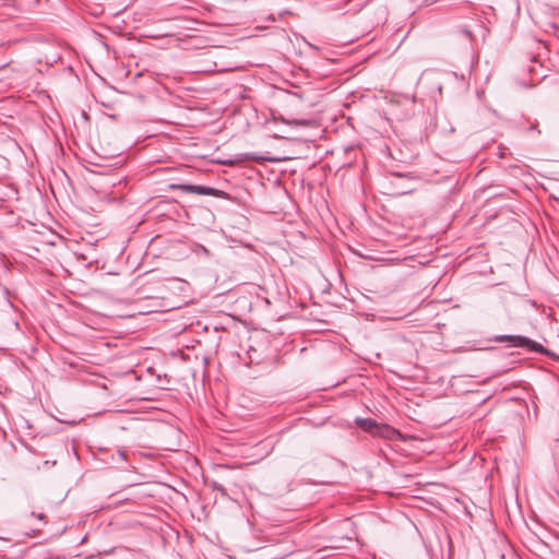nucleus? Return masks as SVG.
Segmentation results:
<instances>
[{
    "instance_id": "obj_1",
    "label": "nucleus",
    "mask_w": 559,
    "mask_h": 559,
    "mask_svg": "<svg viewBox=\"0 0 559 559\" xmlns=\"http://www.w3.org/2000/svg\"><path fill=\"white\" fill-rule=\"evenodd\" d=\"M356 425L361 428L366 432H370L377 436H381L384 438H393L395 436H400L399 430L392 428L386 424H378L374 419L371 418H360L357 417L355 420Z\"/></svg>"
},
{
    "instance_id": "obj_2",
    "label": "nucleus",
    "mask_w": 559,
    "mask_h": 559,
    "mask_svg": "<svg viewBox=\"0 0 559 559\" xmlns=\"http://www.w3.org/2000/svg\"><path fill=\"white\" fill-rule=\"evenodd\" d=\"M493 342L497 343H503L508 342L511 347H522V348H528L532 352L535 353H544L545 348L543 345L536 343L535 341L522 336V335H496L492 337Z\"/></svg>"
},
{
    "instance_id": "obj_3",
    "label": "nucleus",
    "mask_w": 559,
    "mask_h": 559,
    "mask_svg": "<svg viewBox=\"0 0 559 559\" xmlns=\"http://www.w3.org/2000/svg\"><path fill=\"white\" fill-rule=\"evenodd\" d=\"M175 189H178L185 193H195L200 195H211L219 199H226L229 200L230 197L227 192L212 188L206 186H199V185H190V183H180L174 186Z\"/></svg>"
},
{
    "instance_id": "obj_4",
    "label": "nucleus",
    "mask_w": 559,
    "mask_h": 559,
    "mask_svg": "<svg viewBox=\"0 0 559 559\" xmlns=\"http://www.w3.org/2000/svg\"><path fill=\"white\" fill-rule=\"evenodd\" d=\"M285 123L287 124H295V126H302V127H308L311 124V121L310 120H305V119H301V120H284Z\"/></svg>"
},
{
    "instance_id": "obj_5",
    "label": "nucleus",
    "mask_w": 559,
    "mask_h": 559,
    "mask_svg": "<svg viewBox=\"0 0 559 559\" xmlns=\"http://www.w3.org/2000/svg\"><path fill=\"white\" fill-rule=\"evenodd\" d=\"M116 455H117V459L114 457V460L119 463V462H122V463H126L127 462V453L124 450H117L116 452Z\"/></svg>"
},
{
    "instance_id": "obj_6",
    "label": "nucleus",
    "mask_w": 559,
    "mask_h": 559,
    "mask_svg": "<svg viewBox=\"0 0 559 559\" xmlns=\"http://www.w3.org/2000/svg\"><path fill=\"white\" fill-rule=\"evenodd\" d=\"M460 33L462 35H464L466 38H468L469 40H472L473 34H472V32L469 29L463 27V28L460 29Z\"/></svg>"
},
{
    "instance_id": "obj_7",
    "label": "nucleus",
    "mask_w": 559,
    "mask_h": 559,
    "mask_svg": "<svg viewBox=\"0 0 559 559\" xmlns=\"http://www.w3.org/2000/svg\"><path fill=\"white\" fill-rule=\"evenodd\" d=\"M246 158L247 159H252V160L263 159L262 157H259V156H255V155H249V154L246 155Z\"/></svg>"
},
{
    "instance_id": "obj_8",
    "label": "nucleus",
    "mask_w": 559,
    "mask_h": 559,
    "mask_svg": "<svg viewBox=\"0 0 559 559\" xmlns=\"http://www.w3.org/2000/svg\"><path fill=\"white\" fill-rule=\"evenodd\" d=\"M32 515H33V516H36L38 520H44V519H45V514H44V513H35V512H32Z\"/></svg>"
},
{
    "instance_id": "obj_9",
    "label": "nucleus",
    "mask_w": 559,
    "mask_h": 559,
    "mask_svg": "<svg viewBox=\"0 0 559 559\" xmlns=\"http://www.w3.org/2000/svg\"><path fill=\"white\" fill-rule=\"evenodd\" d=\"M432 2H433V1H427V0H426V1H425V4H426V5H429V4H430V3H432Z\"/></svg>"
}]
</instances>
